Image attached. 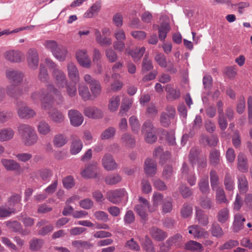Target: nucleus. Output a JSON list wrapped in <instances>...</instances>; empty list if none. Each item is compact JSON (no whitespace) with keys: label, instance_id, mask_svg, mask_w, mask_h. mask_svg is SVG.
I'll return each instance as SVG.
<instances>
[{"label":"nucleus","instance_id":"13","mask_svg":"<svg viewBox=\"0 0 252 252\" xmlns=\"http://www.w3.org/2000/svg\"><path fill=\"white\" fill-rule=\"evenodd\" d=\"M68 117L70 124L74 126H79L82 125L84 121L82 114L78 111L71 109L68 111Z\"/></svg>","mask_w":252,"mask_h":252},{"label":"nucleus","instance_id":"2","mask_svg":"<svg viewBox=\"0 0 252 252\" xmlns=\"http://www.w3.org/2000/svg\"><path fill=\"white\" fill-rule=\"evenodd\" d=\"M22 143L26 146H32L36 144L38 137L33 127L29 125L21 124L18 127Z\"/></svg>","mask_w":252,"mask_h":252},{"label":"nucleus","instance_id":"35","mask_svg":"<svg viewBox=\"0 0 252 252\" xmlns=\"http://www.w3.org/2000/svg\"><path fill=\"white\" fill-rule=\"evenodd\" d=\"M101 8L100 2H95L93 5L85 12L84 17L87 18H92L94 15H96Z\"/></svg>","mask_w":252,"mask_h":252},{"label":"nucleus","instance_id":"4","mask_svg":"<svg viewBox=\"0 0 252 252\" xmlns=\"http://www.w3.org/2000/svg\"><path fill=\"white\" fill-rule=\"evenodd\" d=\"M138 200L140 204L135 207V210L143 220H145L147 216L148 210L150 212H154L155 209L150 208L149 202L145 198L140 197Z\"/></svg>","mask_w":252,"mask_h":252},{"label":"nucleus","instance_id":"41","mask_svg":"<svg viewBox=\"0 0 252 252\" xmlns=\"http://www.w3.org/2000/svg\"><path fill=\"white\" fill-rule=\"evenodd\" d=\"M37 130L40 134L46 135L50 133L51 128L48 123L44 121H42L39 123Z\"/></svg>","mask_w":252,"mask_h":252},{"label":"nucleus","instance_id":"43","mask_svg":"<svg viewBox=\"0 0 252 252\" xmlns=\"http://www.w3.org/2000/svg\"><path fill=\"white\" fill-rule=\"evenodd\" d=\"M116 128L114 127H109L103 130L100 134V139L101 140H107L112 138L116 134Z\"/></svg>","mask_w":252,"mask_h":252},{"label":"nucleus","instance_id":"40","mask_svg":"<svg viewBox=\"0 0 252 252\" xmlns=\"http://www.w3.org/2000/svg\"><path fill=\"white\" fill-rule=\"evenodd\" d=\"M185 248L187 250L193 252H201L203 250L202 245L193 240H190L185 245Z\"/></svg>","mask_w":252,"mask_h":252},{"label":"nucleus","instance_id":"21","mask_svg":"<svg viewBox=\"0 0 252 252\" xmlns=\"http://www.w3.org/2000/svg\"><path fill=\"white\" fill-rule=\"evenodd\" d=\"M17 114L22 119H30L34 117L36 113L33 109L26 106H22L18 109Z\"/></svg>","mask_w":252,"mask_h":252},{"label":"nucleus","instance_id":"59","mask_svg":"<svg viewBox=\"0 0 252 252\" xmlns=\"http://www.w3.org/2000/svg\"><path fill=\"white\" fill-rule=\"evenodd\" d=\"M180 171L182 177L186 178L193 173V168L192 167H189L187 163L184 162L182 165Z\"/></svg>","mask_w":252,"mask_h":252},{"label":"nucleus","instance_id":"20","mask_svg":"<svg viewBox=\"0 0 252 252\" xmlns=\"http://www.w3.org/2000/svg\"><path fill=\"white\" fill-rule=\"evenodd\" d=\"M52 107L48 110L49 117L52 121L56 123L60 124L63 122L64 117L63 113L58 109L56 108L52 109Z\"/></svg>","mask_w":252,"mask_h":252},{"label":"nucleus","instance_id":"58","mask_svg":"<svg viewBox=\"0 0 252 252\" xmlns=\"http://www.w3.org/2000/svg\"><path fill=\"white\" fill-rule=\"evenodd\" d=\"M38 79L42 82L46 81L49 78V74L46 67L44 65L41 64L39 67Z\"/></svg>","mask_w":252,"mask_h":252},{"label":"nucleus","instance_id":"28","mask_svg":"<svg viewBox=\"0 0 252 252\" xmlns=\"http://www.w3.org/2000/svg\"><path fill=\"white\" fill-rule=\"evenodd\" d=\"M150 233L154 239L158 241L163 240L167 236L165 232L156 227L151 228L150 230Z\"/></svg>","mask_w":252,"mask_h":252},{"label":"nucleus","instance_id":"61","mask_svg":"<svg viewBox=\"0 0 252 252\" xmlns=\"http://www.w3.org/2000/svg\"><path fill=\"white\" fill-rule=\"evenodd\" d=\"M45 48L50 50L52 54L57 50V48L60 46L55 40H48L44 42L43 44Z\"/></svg>","mask_w":252,"mask_h":252},{"label":"nucleus","instance_id":"52","mask_svg":"<svg viewBox=\"0 0 252 252\" xmlns=\"http://www.w3.org/2000/svg\"><path fill=\"white\" fill-rule=\"evenodd\" d=\"M36 174L38 175L42 180L48 181L50 180L52 176L51 170L48 169H42L37 171Z\"/></svg>","mask_w":252,"mask_h":252},{"label":"nucleus","instance_id":"3","mask_svg":"<svg viewBox=\"0 0 252 252\" xmlns=\"http://www.w3.org/2000/svg\"><path fill=\"white\" fill-rule=\"evenodd\" d=\"M202 119L200 116L197 115L195 117L191 125L186 127V132L183 135L182 143L185 145L189 138H192L199 129L202 126Z\"/></svg>","mask_w":252,"mask_h":252},{"label":"nucleus","instance_id":"16","mask_svg":"<svg viewBox=\"0 0 252 252\" xmlns=\"http://www.w3.org/2000/svg\"><path fill=\"white\" fill-rule=\"evenodd\" d=\"M102 164L107 171H112L117 168V164L115 162L112 155L105 154L102 159Z\"/></svg>","mask_w":252,"mask_h":252},{"label":"nucleus","instance_id":"6","mask_svg":"<svg viewBox=\"0 0 252 252\" xmlns=\"http://www.w3.org/2000/svg\"><path fill=\"white\" fill-rule=\"evenodd\" d=\"M76 59L79 64L86 68H90L92 65L91 60L86 49H79L76 53Z\"/></svg>","mask_w":252,"mask_h":252},{"label":"nucleus","instance_id":"34","mask_svg":"<svg viewBox=\"0 0 252 252\" xmlns=\"http://www.w3.org/2000/svg\"><path fill=\"white\" fill-rule=\"evenodd\" d=\"M230 218L229 210L227 208H223L220 210L217 214V220L221 223L227 222Z\"/></svg>","mask_w":252,"mask_h":252},{"label":"nucleus","instance_id":"22","mask_svg":"<svg viewBox=\"0 0 252 252\" xmlns=\"http://www.w3.org/2000/svg\"><path fill=\"white\" fill-rule=\"evenodd\" d=\"M246 220L244 216L238 213L234 215V221L232 225V230L234 232H238L242 230L244 227V222Z\"/></svg>","mask_w":252,"mask_h":252},{"label":"nucleus","instance_id":"54","mask_svg":"<svg viewBox=\"0 0 252 252\" xmlns=\"http://www.w3.org/2000/svg\"><path fill=\"white\" fill-rule=\"evenodd\" d=\"M153 68L152 61L148 58L147 55H145L142 63L141 71L145 73L151 70Z\"/></svg>","mask_w":252,"mask_h":252},{"label":"nucleus","instance_id":"47","mask_svg":"<svg viewBox=\"0 0 252 252\" xmlns=\"http://www.w3.org/2000/svg\"><path fill=\"white\" fill-rule=\"evenodd\" d=\"M146 50V48L144 47H136L132 50L130 53L132 58L134 61L140 60L143 54H144Z\"/></svg>","mask_w":252,"mask_h":252},{"label":"nucleus","instance_id":"9","mask_svg":"<svg viewBox=\"0 0 252 252\" xmlns=\"http://www.w3.org/2000/svg\"><path fill=\"white\" fill-rule=\"evenodd\" d=\"M52 75L57 86L60 89L63 88L67 82L66 75L64 72L58 68L52 71Z\"/></svg>","mask_w":252,"mask_h":252},{"label":"nucleus","instance_id":"24","mask_svg":"<svg viewBox=\"0 0 252 252\" xmlns=\"http://www.w3.org/2000/svg\"><path fill=\"white\" fill-rule=\"evenodd\" d=\"M68 77L72 81H78L80 78L79 71L74 63L70 62L67 65Z\"/></svg>","mask_w":252,"mask_h":252},{"label":"nucleus","instance_id":"51","mask_svg":"<svg viewBox=\"0 0 252 252\" xmlns=\"http://www.w3.org/2000/svg\"><path fill=\"white\" fill-rule=\"evenodd\" d=\"M224 185L225 189L228 190H233L234 188V182L233 177H232L229 173L225 174Z\"/></svg>","mask_w":252,"mask_h":252},{"label":"nucleus","instance_id":"30","mask_svg":"<svg viewBox=\"0 0 252 252\" xmlns=\"http://www.w3.org/2000/svg\"><path fill=\"white\" fill-rule=\"evenodd\" d=\"M67 53V50L65 47L59 46L52 54L60 62H63L66 59Z\"/></svg>","mask_w":252,"mask_h":252},{"label":"nucleus","instance_id":"17","mask_svg":"<svg viewBox=\"0 0 252 252\" xmlns=\"http://www.w3.org/2000/svg\"><path fill=\"white\" fill-rule=\"evenodd\" d=\"M144 169L145 174L148 176H154L157 173V164L156 162L152 159L147 158L145 161Z\"/></svg>","mask_w":252,"mask_h":252},{"label":"nucleus","instance_id":"14","mask_svg":"<svg viewBox=\"0 0 252 252\" xmlns=\"http://www.w3.org/2000/svg\"><path fill=\"white\" fill-rule=\"evenodd\" d=\"M189 233L192 234L194 238L205 239L207 238L209 232L197 225H193L189 227Z\"/></svg>","mask_w":252,"mask_h":252},{"label":"nucleus","instance_id":"25","mask_svg":"<svg viewBox=\"0 0 252 252\" xmlns=\"http://www.w3.org/2000/svg\"><path fill=\"white\" fill-rule=\"evenodd\" d=\"M17 85L13 84L6 87V91L8 95L14 98H17L22 94V89Z\"/></svg>","mask_w":252,"mask_h":252},{"label":"nucleus","instance_id":"10","mask_svg":"<svg viewBox=\"0 0 252 252\" xmlns=\"http://www.w3.org/2000/svg\"><path fill=\"white\" fill-rule=\"evenodd\" d=\"M4 59L11 63H20L24 59L22 52L17 50H10L4 54Z\"/></svg>","mask_w":252,"mask_h":252},{"label":"nucleus","instance_id":"56","mask_svg":"<svg viewBox=\"0 0 252 252\" xmlns=\"http://www.w3.org/2000/svg\"><path fill=\"white\" fill-rule=\"evenodd\" d=\"M172 199L170 197L165 198L162 205V211L164 213H167L172 210Z\"/></svg>","mask_w":252,"mask_h":252},{"label":"nucleus","instance_id":"39","mask_svg":"<svg viewBox=\"0 0 252 252\" xmlns=\"http://www.w3.org/2000/svg\"><path fill=\"white\" fill-rule=\"evenodd\" d=\"M83 143L79 139L74 140L71 145L70 152L71 154L75 155L78 154L82 149Z\"/></svg>","mask_w":252,"mask_h":252},{"label":"nucleus","instance_id":"12","mask_svg":"<svg viewBox=\"0 0 252 252\" xmlns=\"http://www.w3.org/2000/svg\"><path fill=\"white\" fill-rule=\"evenodd\" d=\"M6 78L13 84L19 85L21 83L23 80V74L18 70L14 69H8L5 72Z\"/></svg>","mask_w":252,"mask_h":252},{"label":"nucleus","instance_id":"29","mask_svg":"<svg viewBox=\"0 0 252 252\" xmlns=\"http://www.w3.org/2000/svg\"><path fill=\"white\" fill-rule=\"evenodd\" d=\"M200 142L204 145H208L210 147L216 146L218 142L219 139L217 135H212L211 137H208L205 135H202L200 136Z\"/></svg>","mask_w":252,"mask_h":252},{"label":"nucleus","instance_id":"26","mask_svg":"<svg viewBox=\"0 0 252 252\" xmlns=\"http://www.w3.org/2000/svg\"><path fill=\"white\" fill-rule=\"evenodd\" d=\"M238 170L242 172L248 171V165L247 158L243 153L239 154L237 158Z\"/></svg>","mask_w":252,"mask_h":252},{"label":"nucleus","instance_id":"62","mask_svg":"<svg viewBox=\"0 0 252 252\" xmlns=\"http://www.w3.org/2000/svg\"><path fill=\"white\" fill-rule=\"evenodd\" d=\"M112 23L116 27H121L123 25V16L122 13L118 12L114 14Z\"/></svg>","mask_w":252,"mask_h":252},{"label":"nucleus","instance_id":"1","mask_svg":"<svg viewBox=\"0 0 252 252\" xmlns=\"http://www.w3.org/2000/svg\"><path fill=\"white\" fill-rule=\"evenodd\" d=\"M52 94L59 97L61 95L60 92L53 85H49L46 89H42L33 92L31 94V98L34 103H37L41 100L42 108L44 110H48L53 107L54 103Z\"/></svg>","mask_w":252,"mask_h":252},{"label":"nucleus","instance_id":"31","mask_svg":"<svg viewBox=\"0 0 252 252\" xmlns=\"http://www.w3.org/2000/svg\"><path fill=\"white\" fill-rule=\"evenodd\" d=\"M78 93L84 101L92 99V95L90 94L88 87L83 83H80L78 85Z\"/></svg>","mask_w":252,"mask_h":252},{"label":"nucleus","instance_id":"42","mask_svg":"<svg viewBox=\"0 0 252 252\" xmlns=\"http://www.w3.org/2000/svg\"><path fill=\"white\" fill-rule=\"evenodd\" d=\"M120 98L119 95L112 96L109 101L108 109L111 112H115L117 110L120 105Z\"/></svg>","mask_w":252,"mask_h":252},{"label":"nucleus","instance_id":"48","mask_svg":"<svg viewBox=\"0 0 252 252\" xmlns=\"http://www.w3.org/2000/svg\"><path fill=\"white\" fill-rule=\"evenodd\" d=\"M129 124L131 127V131L134 133H137L140 128V123L137 117L132 116L129 118Z\"/></svg>","mask_w":252,"mask_h":252},{"label":"nucleus","instance_id":"11","mask_svg":"<svg viewBox=\"0 0 252 252\" xmlns=\"http://www.w3.org/2000/svg\"><path fill=\"white\" fill-rule=\"evenodd\" d=\"M98 173L99 171L96 163L94 162L86 165L81 172V174L82 177L85 178H96Z\"/></svg>","mask_w":252,"mask_h":252},{"label":"nucleus","instance_id":"19","mask_svg":"<svg viewBox=\"0 0 252 252\" xmlns=\"http://www.w3.org/2000/svg\"><path fill=\"white\" fill-rule=\"evenodd\" d=\"M0 163L7 171L19 170L21 168L19 163L11 159L2 158L0 159Z\"/></svg>","mask_w":252,"mask_h":252},{"label":"nucleus","instance_id":"60","mask_svg":"<svg viewBox=\"0 0 252 252\" xmlns=\"http://www.w3.org/2000/svg\"><path fill=\"white\" fill-rule=\"evenodd\" d=\"M105 56L110 63L115 62L118 58L115 51L112 48H107L105 51Z\"/></svg>","mask_w":252,"mask_h":252},{"label":"nucleus","instance_id":"27","mask_svg":"<svg viewBox=\"0 0 252 252\" xmlns=\"http://www.w3.org/2000/svg\"><path fill=\"white\" fill-rule=\"evenodd\" d=\"M68 142L67 137L64 134L58 133L55 135L53 143L55 147L60 148L65 145Z\"/></svg>","mask_w":252,"mask_h":252},{"label":"nucleus","instance_id":"36","mask_svg":"<svg viewBox=\"0 0 252 252\" xmlns=\"http://www.w3.org/2000/svg\"><path fill=\"white\" fill-rule=\"evenodd\" d=\"M132 102L133 100L132 98L127 97H124L122 102L119 114L121 116H123L127 112L131 107Z\"/></svg>","mask_w":252,"mask_h":252},{"label":"nucleus","instance_id":"55","mask_svg":"<svg viewBox=\"0 0 252 252\" xmlns=\"http://www.w3.org/2000/svg\"><path fill=\"white\" fill-rule=\"evenodd\" d=\"M122 180L121 176L116 174L107 176L105 179V182L107 185H113L119 183Z\"/></svg>","mask_w":252,"mask_h":252},{"label":"nucleus","instance_id":"53","mask_svg":"<svg viewBox=\"0 0 252 252\" xmlns=\"http://www.w3.org/2000/svg\"><path fill=\"white\" fill-rule=\"evenodd\" d=\"M90 90L92 93V96L94 97L98 96L101 92V86L100 82L97 80L94 84H92L90 86Z\"/></svg>","mask_w":252,"mask_h":252},{"label":"nucleus","instance_id":"32","mask_svg":"<svg viewBox=\"0 0 252 252\" xmlns=\"http://www.w3.org/2000/svg\"><path fill=\"white\" fill-rule=\"evenodd\" d=\"M14 131L11 128L0 129V141L5 142L11 140L14 136Z\"/></svg>","mask_w":252,"mask_h":252},{"label":"nucleus","instance_id":"15","mask_svg":"<svg viewBox=\"0 0 252 252\" xmlns=\"http://www.w3.org/2000/svg\"><path fill=\"white\" fill-rule=\"evenodd\" d=\"M84 115L92 119H100L103 116V112L94 106H88L86 107L83 111Z\"/></svg>","mask_w":252,"mask_h":252},{"label":"nucleus","instance_id":"45","mask_svg":"<svg viewBox=\"0 0 252 252\" xmlns=\"http://www.w3.org/2000/svg\"><path fill=\"white\" fill-rule=\"evenodd\" d=\"M215 190L216 191V201L219 204H228V201L226 197L224 190L222 188H218Z\"/></svg>","mask_w":252,"mask_h":252},{"label":"nucleus","instance_id":"18","mask_svg":"<svg viewBox=\"0 0 252 252\" xmlns=\"http://www.w3.org/2000/svg\"><path fill=\"white\" fill-rule=\"evenodd\" d=\"M164 19L158 27V37L160 40H164L167 36V33L170 30V27L169 23V19L166 17H163Z\"/></svg>","mask_w":252,"mask_h":252},{"label":"nucleus","instance_id":"63","mask_svg":"<svg viewBox=\"0 0 252 252\" xmlns=\"http://www.w3.org/2000/svg\"><path fill=\"white\" fill-rule=\"evenodd\" d=\"M65 86H66V93L68 95L71 97H74L77 94V89L75 84L72 83H66Z\"/></svg>","mask_w":252,"mask_h":252},{"label":"nucleus","instance_id":"23","mask_svg":"<svg viewBox=\"0 0 252 252\" xmlns=\"http://www.w3.org/2000/svg\"><path fill=\"white\" fill-rule=\"evenodd\" d=\"M166 92V98L170 100L178 99L180 97V92L179 89H175L171 84H167L165 88Z\"/></svg>","mask_w":252,"mask_h":252},{"label":"nucleus","instance_id":"49","mask_svg":"<svg viewBox=\"0 0 252 252\" xmlns=\"http://www.w3.org/2000/svg\"><path fill=\"white\" fill-rule=\"evenodd\" d=\"M121 140L128 147H133L135 143V139L132 135L128 133H125L122 135Z\"/></svg>","mask_w":252,"mask_h":252},{"label":"nucleus","instance_id":"38","mask_svg":"<svg viewBox=\"0 0 252 252\" xmlns=\"http://www.w3.org/2000/svg\"><path fill=\"white\" fill-rule=\"evenodd\" d=\"M143 249L146 252H155V248L152 240L147 236L144 239H139Z\"/></svg>","mask_w":252,"mask_h":252},{"label":"nucleus","instance_id":"50","mask_svg":"<svg viewBox=\"0 0 252 252\" xmlns=\"http://www.w3.org/2000/svg\"><path fill=\"white\" fill-rule=\"evenodd\" d=\"M212 235L216 237L220 238L223 235V232L220 225L217 222H214L211 228Z\"/></svg>","mask_w":252,"mask_h":252},{"label":"nucleus","instance_id":"33","mask_svg":"<svg viewBox=\"0 0 252 252\" xmlns=\"http://www.w3.org/2000/svg\"><path fill=\"white\" fill-rule=\"evenodd\" d=\"M238 188L241 193H245L249 189L248 182L243 175L238 177Z\"/></svg>","mask_w":252,"mask_h":252},{"label":"nucleus","instance_id":"7","mask_svg":"<svg viewBox=\"0 0 252 252\" xmlns=\"http://www.w3.org/2000/svg\"><path fill=\"white\" fill-rule=\"evenodd\" d=\"M27 60L29 66L32 69L37 68L39 58L37 50L35 48H30L26 54Z\"/></svg>","mask_w":252,"mask_h":252},{"label":"nucleus","instance_id":"8","mask_svg":"<svg viewBox=\"0 0 252 252\" xmlns=\"http://www.w3.org/2000/svg\"><path fill=\"white\" fill-rule=\"evenodd\" d=\"M166 112L161 113L160 116V123L164 127H168L170 124V120L173 119L175 115V109L171 106L166 109Z\"/></svg>","mask_w":252,"mask_h":252},{"label":"nucleus","instance_id":"37","mask_svg":"<svg viewBox=\"0 0 252 252\" xmlns=\"http://www.w3.org/2000/svg\"><path fill=\"white\" fill-rule=\"evenodd\" d=\"M198 187L200 191L203 194H208L209 192V185L208 177L207 176L202 177L199 182Z\"/></svg>","mask_w":252,"mask_h":252},{"label":"nucleus","instance_id":"46","mask_svg":"<svg viewBox=\"0 0 252 252\" xmlns=\"http://www.w3.org/2000/svg\"><path fill=\"white\" fill-rule=\"evenodd\" d=\"M209 160L210 163L214 165H216L220 162V153L219 151L217 149H212L209 155Z\"/></svg>","mask_w":252,"mask_h":252},{"label":"nucleus","instance_id":"5","mask_svg":"<svg viewBox=\"0 0 252 252\" xmlns=\"http://www.w3.org/2000/svg\"><path fill=\"white\" fill-rule=\"evenodd\" d=\"M125 196L127 197V193L124 189L109 190L106 193L107 199L115 204L120 203Z\"/></svg>","mask_w":252,"mask_h":252},{"label":"nucleus","instance_id":"57","mask_svg":"<svg viewBox=\"0 0 252 252\" xmlns=\"http://www.w3.org/2000/svg\"><path fill=\"white\" fill-rule=\"evenodd\" d=\"M19 220L24 224L26 227H31L34 223V220L26 214H21L19 216Z\"/></svg>","mask_w":252,"mask_h":252},{"label":"nucleus","instance_id":"44","mask_svg":"<svg viewBox=\"0 0 252 252\" xmlns=\"http://www.w3.org/2000/svg\"><path fill=\"white\" fill-rule=\"evenodd\" d=\"M195 219L202 226H206L209 223L208 216L204 214L201 210L196 211Z\"/></svg>","mask_w":252,"mask_h":252},{"label":"nucleus","instance_id":"64","mask_svg":"<svg viewBox=\"0 0 252 252\" xmlns=\"http://www.w3.org/2000/svg\"><path fill=\"white\" fill-rule=\"evenodd\" d=\"M210 181L212 189L215 190L218 188L219 177L217 173L214 170H212L210 172Z\"/></svg>","mask_w":252,"mask_h":252}]
</instances>
